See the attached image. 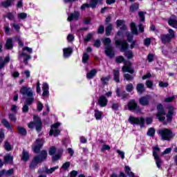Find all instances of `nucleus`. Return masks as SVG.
Segmentation results:
<instances>
[{"label": "nucleus", "instance_id": "1", "mask_svg": "<svg viewBox=\"0 0 177 177\" xmlns=\"http://www.w3.org/2000/svg\"><path fill=\"white\" fill-rule=\"evenodd\" d=\"M44 147V141L41 138H37L35 141V145L32 146V150L35 154H39L33 158L29 165L30 169H35L38 164H42L48 159V151L45 149L41 151Z\"/></svg>", "mask_w": 177, "mask_h": 177}, {"label": "nucleus", "instance_id": "2", "mask_svg": "<svg viewBox=\"0 0 177 177\" xmlns=\"http://www.w3.org/2000/svg\"><path fill=\"white\" fill-rule=\"evenodd\" d=\"M19 93H21L22 96L28 97L25 99V102L22 107V113H28L30 110L28 106H31V104L34 103V92H32V90L30 87L23 86L19 91Z\"/></svg>", "mask_w": 177, "mask_h": 177}, {"label": "nucleus", "instance_id": "3", "mask_svg": "<svg viewBox=\"0 0 177 177\" xmlns=\"http://www.w3.org/2000/svg\"><path fill=\"white\" fill-rule=\"evenodd\" d=\"M156 110L158 111L156 113V118H158V121L160 122L165 121V117L164 115H166L167 122H172V116L174 115V106L168 107L169 111L167 114L165 113V109H164V106L161 103L156 106Z\"/></svg>", "mask_w": 177, "mask_h": 177}, {"label": "nucleus", "instance_id": "4", "mask_svg": "<svg viewBox=\"0 0 177 177\" xmlns=\"http://www.w3.org/2000/svg\"><path fill=\"white\" fill-rule=\"evenodd\" d=\"M115 48H120V52H123L124 57H127V60L133 59V52L129 49V44L125 39H116L115 40Z\"/></svg>", "mask_w": 177, "mask_h": 177}, {"label": "nucleus", "instance_id": "5", "mask_svg": "<svg viewBox=\"0 0 177 177\" xmlns=\"http://www.w3.org/2000/svg\"><path fill=\"white\" fill-rule=\"evenodd\" d=\"M104 46V53L110 59H113L115 56V50L111 45V39L106 37L102 41Z\"/></svg>", "mask_w": 177, "mask_h": 177}, {"label": "nucleus", "instance_id": "6", "mask_svg": "<svg viewBox=\"0 0 177 177\" xmlns=\"http://www.w3.org/2000/svg\"><path fill=\"white\" fill-rule=\"evenodd\" d=\"M127 106L129 111H132L136 114L142 113V108L138 104V101L135 99L129 100Z\"/></svg>", "mask_w": 177, "mask_h": 177}, {"label": "nucleus", "instance_id": "7", "mask_svg": "<svg viewBox=\"0 0 177 177\" xmlns=\"http://www.w3.org/2000/svg\"><path fill=\"white\" fill-rule=\"evenodd\" d=\"M158 135L161 136L162 140H167L169 141L175 136V134H174V132H172V130L170 129H161L158 132Z\"/></svg>", "mask_w": 177, "mask_h": 177}, {"label": "nucleus", "instance_id": "8", "mask_svg": "<svg viewBox=\"0 0 177 177\" xmlns=\"http://www.w3.org/2000/svg\"><path fill=\"white\" fill-rule=\"evenodd\" d=\"M175 38V31L172 29H169V33L160 35V41L163 45L171 44L172 39Z\"/></svg>", "mask_w": 177, "mask_h": 177}, {"label": "nucleus", "instance_id": "9", "mask_svg": "<svg viewBox=\"0 0 177 177\" xmlns=\"http://www.w3.org/2000/svg\"><path fill=\"white\" fill-rule=\"evenodd\" d=\"M129 122L131 124V125H140V128H143L145 127V121L143 117H133L130 116L129 118Z\"/></svg>", "mask_w": 177, "mask_h": 177}, {"label": "nucleus", "instance_id": "10", "mask_svg": "<svg viewBox=\"0 0 177 177\" xmlns=\"http://www.w3.org/2000/svg\"><path fill=\"white\" fill-rule=\"evenodd\" d=\"M157 151H160V147H158V146H156L153 148V156L156 164V167L159 169H161V164H162V162L161 161V158L158 156V153H157Z\"/></svg>", "mask_w": 177, "mask_h": 177}, {"label": "nucleus", "instance_id": "11", "mask_svg": "<svg viewBox=\"0 0 177 177\" xmlns=\"http://www.w3.org/2000/svg\"><path fill=\"white\" fill-rule=\"evenodd\" d=\"M115 93L117 97H119L121 99V100H127V99H129V93H127L125 90H122L120 88H117L115 90Z\"/></svg>", "mask_w": 177, "mask_h": 177}, {"label": "nucleus", "instance_id": "12", "mask_svg": "<svg viewBox=\"0 0 177 177\" xmlns=\"http://www.w3.org/2000/svg\"><path fill=\"white\" fill-rule=\"evenodd\" d=\"M33 122L35 123V129L37 132H41L42 131V120H41V118L38 115L33 116Z\"/></svg>", "mask_w": 177, "mask_h": 177}, {"label": "nucleus", "instance_id": "13", "mask_svg": "<svg viewBox=\"0 0 177 177\" xmlns=\"http://www.w3.org/2000/svg\"><path fill=\"white\" fill-rule=\"evenodd\" d=\"M13 174H15V169L11 168L7 171L6 169H3L0 171V177H3V176L10 177L12 176V175H13Z\"/></svg>", "mask_w": 177, "mask_h": 177}, {"label": "nucleus", "instance_id": "14", "mask_svg": "<svg viewBox=\"0 0 177 177\" xmlns=\"http://www.w3.org/2000/svg\"><path fill=\"white\" fill-rule=\"evenodd\" d=\"M138 102L140 106H149V104H150V99L149 97V95H145L140 97Z\"/></svg>", "mask_w": 177, "mask_h": 177}, {"label": "nucleus", "instance_id": "15", "mask_svg": "<svg viewBox=\"0 0 177 177\" xmlns=\"http://www.w3.org/2000/svg\"><path fill=\"white\" fill-rule=\"evenodd\" d=\"M68 21H73L75 20L76 21L80 20V11H74L71 12L67 19Z\"/></svg>", "mask_w": 177, "mask_h": 177}, {"label": "nucleus", "instance_id": "16", "mask_svg": "<svg viewBox=\"0 0 177 177\" xmlns=\"http://www.w3.org/2000/svg\"><path fill=\"white\" fill-rule=\"evenodd\" d=\"M173 18H169L167 23L170 27L177 28V17L176 15H172Z\"/></svg>", "mask_w": 177, "mask_h": 177}, {"label": "nucleus", "instance_id": "17", "mask_svg": "<svg viewBox=\"0 0 177 177\" xmlns=\"http://www.w3.org/2000/svg\"><path fill=\"white\" fill-rule=\"evenodd\" d=\"M109 103V100L104 95H101L98 99V104L100 107H106Z\"/></svg>", "mask_w": 177, "mask_h": 177}, {"label": "nucleus", "instance_id": "18", "mask_svg": "<svg viewBox=\"0 0 177 177\" xmlns=\"http://www.w3.org/2000/svg\"><path fill=\"white\" fill-rule=\"evenodd\" d=\"M62 155H63V149L58 150L57 154L53 155L52 162H56V161L60 160V158H62Z\"/></svg>", "mask_w": 177, "mask_h": 177}, {"label": "nucleus", "instance_id": "19", "mask_svg": "<svg viewBox=\"0 0 177 177\" xmlns=\"http://www.w3.org/2000/svg\"><path fill=\"white\" fill-rule=\"evenodd\" d=\"M21 160L24 162H27V161H29L30 160V153H28V151H26V149H23L22 151V156L21 157Z\"/></svg>", "mask_w": 177, "mask_h": 177}, {"label": "nucleus", "instance_id": "20", "mask_svg": "<svg viewBox=\"0 0 177 177\" xmlns=\"http://www.w3.org/2000/svg\"><path fill=\"white\" fill-rule=\"evenodd\" d=\"M42 89V96H44V97L48 96L49 95V84H48V83H43Z\"/></svg>", "mask_w": 177, "mask_h": 177}, {"label": "nucleus", "instance_id": "21", "mask_svg": "<svg viewBox=\"0 0 177 177\" xmlns=\"http://www.w3.org/2000/svg\"><path fill=\"white\" fill-rule=\"evenodd\" d=\"M64 57H70L73 55V48L71 47L65 48L63 49Z\"/></svg>", "mask_w": 177, "mask_h": 177}, {"label": "nucleus", "instance_id": "22", "mask_svg": "<svg viewBox=\"0 0 177 177\" xmlns=\"http://www.w3.org/2000/svg\"><path fill=\"white\" fill-rule=\"evenodd\" d=\"M10 62V57H6L4 60H2V57H0V70L5 68V65L6 63H9Z\"/></svg>", "mask_w": 177, "mask_h": 177}, {"label": "nucleus", "instance_id": "23", "mask_svg": "<svg viewBox=\"0 0 177 177\" xmlns=\"http://www.w3.org/2000/svg\"><path fill=\"white\" fill-rule=\"evenodd\" d=\"M113 81L116 82L117 84H119L120 82V71L117 69H113Z\"/></svg>", "mask_w": 177, "mask_h": 177}, {"label": "nucleus", "instance_id": "24", "mask_svg": "<svg viewBox=\"0 0 177 177\" xmlns=\"http://www.w3.org/2000/svg\"><path fill=\"white\" fill-rule=\"evenodd\" d=\"M130 28L133 35H138L139 34V32H138V28H136V24H135V22H131L130 24Z\"/></svg>", "mask_w": 177, "mask_h": 177}, {"label": "nucleus", "instance_id": "25", "mask_svg": "<svg viewBox=\"0 0 177 177\" xmlns=\"http://www.w3.org/2000/svg\"><path fill=\"white\" fill-rule=\"evenodd\" d=\"M96 74H97V71L96 69H92L89 73L86 74V78L88 80H93L96 77Z\"/></svg>", "mask_w": 177, "mask_h": 177}, {"label": "nucleus", "instance_id": "26", "mask_svg": "<svg viewBox=\"0 0 177 177\" xmlns=\"http://www.w3.org/2000/svg\"><path fill=\"white\" fill-rule=\"evenodd\" d=\"M6 49H13V39L8 38L5 44Z\"/></svg>", "mask_w": 177, "mask_h": 177}, {"label": "nucleus", "instance_id": "27", "mask_svg": "<svg viewBox=\"0 0 177 177\" xmlns=\"http://www.w3.org/2000/svg\"><path fill=\"white\" fill-rule=\"evenodd\" d=\"M13 2H15V0H6L1 1V5L3 8H6L12 6V3H13Z\"/></svg>", "mask_w": 177, "mask_h": 177}, {"label": "nucleus", "instance_id": "28", "mask_svg": "<svg viewBox=\"0 0 177 177\" xmlns=\"http://www.w3.org/2000/svg\"><path fill=\"white\" fill-rule=\"evenodd\" d=\"M4 164H13V156H10V154H8L4 156Z\"/></svg>", "mask_w": 177, "mask_h": 177}, {"label": "nucleus", "instance_id": "29", "mask_svg": "<svg viewBox=\"0 0 177 177\" xmlns=\"http://www.w3.org/2000/svg\"><path fill=\"white\" fill-rule=\"evenodd\" d=\"M113 30V24H109V25L105 28V35L106 37H110L111 35V31Z\"/></svg>", "mask_w": 177, "mask_h": 177}, {"label": "nucleus", "instance_id": "30", "mask_svg": "<svg viewBox=\"0 0 177 177\" xmlns=\"http://www.w3.org/2000/svg\"><path fill=\"white\" fill-rule=\"evenodd\" d=\"M139 9V3H134L130 6L129 12L133 13Z\"/></svg>", "mask_w": 177, "mask_h": 177}, {"label": "nucleus", "instance_id": "31", "mask_svg": "<svg viewBox=\"0 0 177 177\" xmlns=\"http://www.w3.org/2000/svg\"><path fill=\"white\" fill-rule=\"evenodd\" d=\"M94 111L95 120H97V121H99V120H102V115H103V113L97 109H95Z\"/></svg>", "mask_w": 177, "mask_h": 177}, {"label": "nucleus", "instance_id": "32", "mask_svg": "<svg viewBox=\"0 0 177 177\" xmlns=\"http://www.w3.org/2000/svg\"><path fill=\"white\" fill-rule=\"evenodd\" d=\"M17 131L21 136H26L27 135V130L24 127H18Z\"/></svg>", "mask_w": 177, "mask_h": 177}, {"label": "nucleus", "instance_id": "33", "mask_svg": "<svg viewBox=\"0 0 177 177\" xmlns=\"http://www.w3.org/2000/svg\"><path fill=\"white\" fill-rule=\"evenodd\" d=\"M136 89L138 93H143V92H145V84L142 83L138 84L136 86Z\"/></svg>", "mask_w": 177, "mask_h": 177}, {"label": "nucleus", "instance_id": "34", "mask_svg": "<svg viewBox=\"0 0 177 177\" xmlns=\"http://www.w3.org/2000/svg\"><path fill=\"white\" fill-rule=\"evenodd\" d=\"M4 149L6 151H12V150H13V148L12 147L10 142H8V140L5 141L4 142Z\"/></svg>", "mask_w": 177, "mask_h": 177}, {"label": "nucleus", "instance_id": "35", "mask_svg": "<svg viewBox=\"0 0 177 177\" xmlns=\"http://www.w3.org/2000/svg\"><path fill=\"white\" fill-rule=\"evenodd\" d=\"M147 136L153 138L154 135H156V129L154 127H150L147 131Z\"/></svg>", "mask_w": 177, "mask_h": 177}, {"label": "nucleus", "instance_id": "36", "mask_svg": "<svg viewBox=\"0 0 177 177\" xmlns=\"http://www.w3.org/2000/svg\"><path fill=\"white\" fill-rule=\"evenodd\" d=\"M56 169H59V166H55L50 169L46 168V174H47L48 175H50L51 174H53V172H55Z\"/></svg>", "mask_w": 177, "mask_h": 177}, {"label": "nucleus", "instance_id": "37", "mask_svg": "<svg viewBox=\"0 0 177 177\" xmlns=\"http://www.w3.org/2000/svg\"><path fill=\"white\" fill-rule=\"evenodd\" d=\"M1 124L5 127V128H7V129H12V127L10 126V123L6 119H2L1 120Z\"/></svg>", "mask_w": 177, "mask_h": 177}, {"label": "nucleus", "instance_id": "38", "mask_svg": "<svg viewBox=\"0 0 177 177\" xmlns=\"http://www.w3.org/2000/svg\"><path fill=\"white\" fill-rule=\"evenodd\" d=\"M19 57H24V60H28V61L31 59V55H30L24 52H22L19 54Z\"/></svg>", "mask_w": 177, "mask_h": 177}, {"label": "nucleus", "instance_id": "39", "mask_svg": "<svg viewBox=\"0 0 177 177\" xmlns=\"http://www.w3.org/2000/svg\"><path fill=\"white\" fill-rule=\"evenodd\" d=\"M88 60H89V55H88V53H84L82 59V63L85 64L88 63Z\"/></svg>", "mask_w": 177, "mask_h": 177}, {"label": "nucleus", "instance_id": "40", "mask_svg": "<svg viewBox=\"0 0 177 177\" xmlns=\"http://www.w3.org/2000/svg\"><path fill=\"white\" fill-rule=\"evenodd\" d=\"M56 151H57L56 147L52 146L49 148L48 154L49 156H55V154H56Z\"/></svg>", "mask_w": 177, "mask_h": 177}, {"label": "nucleus", "instance_id": "41", "mask_svg": "<svg viewBox=\"0 0 177 177\" xmlns=\"http://www.w3.org/2000/svg\"><path fill=\"white\" fill-rule=\"evenodd\" d=\"M61 125L60 122H56L51 125L50 133H53V130L59 129V126Z\"/></svg>", "mask_w": 177, "mask_h": 177}, {"label": "nucleus", "instance_id": "42", "mask_svg": "<svg viewBox=\"0 0 177 177\" xmlns=\"http://www.w3.org/2000/svg\"><path fill=\"white\" fill-rule=\"evenodd\" d=\"M123 77L124 78V80H126L127 81H133V76H132V75L129 74V73H124L123 75Z\"/></svg>", "mask_w": 177, "mask_h": 177}, {"label": "nucleus", "instance_id": "43", "mask_svg": "<svg viewBox=\"0 0 177 177\" xmlns=\"http://www.w3.org/2000/svg\"><path fill=\"white\" fill-rule=\"evenodd\" d=\"M60 130L59 129H55V131L53 130V133H50V132H49V136H55V138H57V136H58L59 135H60Z\"/></svg>", "mask_w": 177, "mask_h": 177}, {"label": "nucleus", "instance_id": "44", "mask_svg": "<svg viewBox=\"0 0 177 177\" xmlns=\"http://www.w3.org/2000/svg\"><path fill=\"white\" fill-rule=\"evenodd\" d=\"M70 165H71V162H66L62 165V169H64V171H68V169L70 168Z\"/></svg>", "mask_w": 177, "mask_h": 177}, {"label": "nucleus", "instance_id": "45", "mask_svg": "<svg viewBox=\"0 0 177 177\" xmlns=\"http://www.w3.org/2000/svg\"><path fill=\"white\" fill-rule=\"evenodd\" d=\"M90 8H91L92 9H95V8H96V6H97V0H90Z\"/></svg>", "mask_w": 177, "mask_h": 177}, {"label": "nucleus", "instance_id": "46", "mask_svg": "<svg viewBox=\"0 0 177 177\" xmlns=\"http://www.w3.org/2000/svg\"><path fill=\"white\" fill-rule=\"evenodd\" d=\"M115 62L118 64L125 63V58L123 56H118L116 57Z\"/></svg>", "mask_w": 177, "mask_h": 177}, {"label": "nucleus", "instance_id": "47", "mask_svg": "<svg viewBox=\"0 0 177 177\" xmlns=\"http://www.w3.org/2000/svg\"><path fill=\"white\" fill-rule=\"evenodd\" d=\"M110 81V75H108L107 77H102L101 78V82H102L103 85H107V82Z\"/></svg>", "mask_w": 177, "mask_h": 177}, {"label": "nucleus", "instance_id": "48", "mask_svg": "<svg viewBox=\"0 0 177 177\" xmlns=\"http://www.w3.org/2000/svg\"><path fill=\"white\" fill-rule=\"evenodd\" d=\"M126 91L127 92H132L133 91V84L132 83H130L126 86Z\"/></svg>", "mask_w": 177, "mask_h": 177}, {"label": "nucleus", "instance_id": "49", "mask_svg": "<svg viewBox=\"0 0 177 177\" xmlns=\"http://www.w3.org/2000/svg\"><path fill=\"white\" fill-rule=\"evenodd\" d=\"M18 19H19L20 20H24L25 19H27V13H25V12L19 13Z\"/></svg>", "mask_w": 177, "mask_h": 177}, {"label": "nucleus", "instance_id": "50", "mask_svg": "<svg viewBox=\"0 0 177 177\" xmlns=\"http://www.w3.org/2000/svg\"><path fill=\"white\" fill-rule=\"evenodd\" d=\"M144 45L145 46H150L151 45V39L149 37L145 39Z\"/></svg>", "mask_w": 177, "mask_h": 177}, {"label": "nucleus", "instance_id": "51", "mask_svg": "<svg viewBox=\"0 0 177 177\" xmlns=\"http://www.w3.org/2000/svg\"><path fill=\"white\" fill-rule=\"evenodd\" d=\"M174 100H175V96L172 95L171 97L165 98L164 102L165 103H171V102H174Z\"/></svg>", "mask_w": 177, "mask_h": 177}, {"label": "nucleus", "instance_id": "52", "mask_svg": "<svg viewBox=\"0 0 177 177\" xmlns=\"http://www.w3.org/2000/svg\"><path fill=\"white\" fill-rule=\"evenodd\" d=\"M3 139H5V132L3 131V129H0V143H2L3 142Z\"/></svg>", "mask_w": 177, "mask_h": 177}, {"label": "nucleus", "instance_id": "53", "mask_svg": "<svg viewBox=\"0 0 177 177\" xmlns=\"http://www.w3.org/2000/svg\"><path fill=\"white\" fill-rule=\"evenodd\" d=\"M127 39L126 40L127 42H132V41H133V35L131 33H127Z\"/></svg>", "mask_w": 177, "mask_h": 177}, {"label": "nucleus", "instance_id": "54", "mask_svg": "<svg viewBox=\"0 0 177 177\" xmlns=\"http://www.w3.org/2000/svg\"><path fill=\"white\" fill-rule=\"evenodd\" d=\"M123 24H125V21L122 19H118L116 21V27H121Z\"/></svg>", "mask_w": 177, "mask_h": 177}, {"label": "nucleus", "instance_id": "55", "mask_svg": "<svg viewBox=\"0 0 177 177\" xmlns=\"http://www.w3.org/2000/svg\"><path fill=\"white\" fill-rule=\"evenodd\" d=\"M111 109L114 111H117V110H118V109H120V103H113V104H112Z\"/></svg>", "mask_w": 177, "mask_h": 177}, {"label": "nucleus", "instance_id": "56", "mask_svg": "<svg viewBox=\"0 0 177 177\" xmlns=\"http://www.w3.org/2000/svg\"><path fill=\"white\" fill-rule=\"evenodd\" d=\"M8 118L10 121H13L14 122H16V121H17L16 116L13 113H9Z\"/></svg>", "mask_w": 177, "mask_h": 177}, {"label": "nucleus", "instance_id": "57", "mask_svg": "<svg viewBox=\"0 0 177 177\" xmlns=\"http://www.w3.org/2000/svg\"><path fill=\"white\" fill-rule=\"evenodd\" d=\"M97 34H104V26L100 25L97 29Z\"/></svg>", "mask_w": 177, "mask_h": 177}, {"label": "nucleus", "instance_id": "58", "mask_svg": "<svg viewBox=\"0 0 177 177\" xmlns=\"http://www.w3.org/2000/svg\"><path fill=\"white\" fill-rule=\"evenodd\" d=\"M7 19L10 21L15 20V15H13V13L12 12H8L6 15Z\"/></svg>", "mask_w": 177, "mask_h": 177}, {"label": "nucleus", "instance_id": "59", "mask_svg": "<svg viewBox=\"0 0 177 177\" xmlns=\"http://www.w3.org/2000/svg\"><path fill=\"white\" fill-rule=\"evenodd\" d=\"M147 60L149 63H151L152 62H154V55L149 53L148 55Z\"/></svg>", "mask_w": 177, "mask_h": 177}, {"label": "nucleus", "instance_id": "60", "mask_svg": "<svg viewBox=\"0 0 177 177\" xmlns=\"http://www.w3.org/2000/svg\"><path fill=\"white\" fill-rule=\"evenodd\" d=\"M92 37H93L92 33H88V35L84 38V41L89 42V41L92 39Z\"/></svg>", "mask_w": 177, "mask_h": 177}, {"label": "nucleus", "instance_id": "61", "mask_svg": "<svg viewBox=\"0 0 177 177\" xmlns=\"http://www.w3.org/2000/svg\"><path fill=\"white\" fill-rule=\"evenodd\" d=\"M100 45H102V41H100V39L95 40L93 44V46H95V48H100Z\"/></svg>", "mask_w": 177, "mask_h": 177}, {"label": "nucleus", "instance_id": "62", "mask_svg": "<svg viewBox=\"0 0 177 177\" xmlns=\"http://www.w3.org/2000/svg\"><path fill=\"white\" fill-rule=\"evenodd\" d=\"M22 50L24 52H28V53H32V48L28 47V46H25L23 48Z\"/></svg>", "mask_w": 177, "mask_h": 177}, {"label": "nucleus", "instance_id": "63", "mask_svg": "<svg viewBox=\"0 0 177 177\" xmlns=\"http://www.w3.org/2000/svg\"><path fill=\"white\" fill-rule=\"evenodd\" d=\"M110 149H111V147H110V145H102V147L101 149V151H104L106 150H110Z\"/></svg>", "mask_w": 177, "mask_h": 177}, {"label": "nucleus", "instance_id": "64", "mask_svg": "<svg viewBox=\"0 0 177 177\" xmlns=\"http://www.w3.org/2000/svg\"><path fill=\"white\" fill-rule=\"evenodd\" d=\"M43 109H44V104L41 102H39L37 103V111H42Z\"/></svg>", "mask_w": 177, "mask_h": 177}]
</instances>
